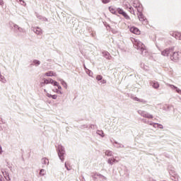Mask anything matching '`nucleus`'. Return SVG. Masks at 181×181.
<instances>
[{
  "label": "nucleus",
  "mask_w": 181,
  "mask_h": 181,
  "mask_svg": "<svg viewBox=\"0 0 181 181\" xmlns=\"http://www.w3.org/2000/svg\"><path fill=\"white\" fill-rule=\"evenodd\" d=\"M175 37H176V39H179L180 40H181V33H177L175 34Z\"/></svg>",
  "instance_id": "c85d7f7f"
},
{
  "label": "nucleus",
  "mask_w": 181,
  "mask_h": 181,
  "mask_svg": "<svg viewBox=\"0 0 181 181\" xmlns=\"http://www.w3.org/2000/svg\"><path fill=\"white\" fill-rule=\"evenodd\" d=\"M100 83H101V84H105V83H107V81H105V80H102L101 81H100Z\"/></svg>",
  "instance_id": "58836bf2"
},
{
  "label": "nucleus",
  "mask_w": 181,
  "mask_h": 181,
  "mask_svg": "<svg viewBox=\"0 0 181 181\" xmlns=\"http://www.w3.org/2000/svg\"><path fill=\"white\" fill-rule=\"evenodd\" d=\"M150 125H153L154 128H156V125H157V127H159L160 129H163V126L162 124H159L158 123L150 124Z\"/></svg>",
  "instance_id": "a211bd4d"
},
{
  "label": "nucleus",
  "mask_w": 181,
  "mask_h": 181,
  "mask_svg": "<svg viewBox=\"0 0 181 181\" xmlns=\"http://www.w3.org/2000/svg\"><path fill=\"white\" fill-rule=\"evenodd\" d=\"M0 181H4V177L2 175H0Z\"/></svg>",
  "instance_id": "79ce46f5"
},
{
  "label": "nucleus",
  "mask_w": 181,
  "mask_h": 181,
  "mask_svg": "<svg viewBox=\"0 0 181 181\" xmlns=\"http://www.w3.org/2000/svg\"><path fill=\"white\" fill-rule=\"evenodd\" d=\"M45 76H47V77H55L56 76V73L52 71H49L47 73L45 74Z\"/></svg>",
  "instance_id": "4468645a"
},
{
  "label": "nucleus",
  "mask_w": 181,
  "mask_h": 181,
  "mask_svg": "<svg viewBox=\"0 0 181 181\" xmlns=\"http://www.w3.org/2000/svg\"><path fill=\"white\" fill-rule=\"evenodd\" d=\"M58 155L62 162H64V158L63 157V156L64 155V147L63 146H59Z\"/></svg>",
  "instance_id": "20e7f679"
},
{
  "label": "nucleus",
  "mask_w": 181,
  "mask_h": 181,
  "mask_svg": "<svg viewBox=\"0 0 181 181\" xmlns=\"http://www.w3.org/2000/svg\"><path fill=\"white\" fill-rule=\"evenodd\" d=\"M33 30L35 33H36V35H42V29L40 28H34Z\"/></svg>",
  "instance_id": "f8f14e48"
},
{
  "label": "nucleus",
  "mask_w": 181,
  "mask_h": 181,
  "mask_svg": "<svg viewBox=\"0 0 181 181\" xmlns=\"http://www.w3.org/2000/svg\"><path fill=\"white\" fill-rule=\"evenodd\" d=\"M122 15L124 16V18H125V19H127V20L130 19V18L129 17L128 14H127V13L124 12Z\"/></svg>",
  "instance_id": "c756f323"
},
{
  "label": "nucleus",
  "mask_w": 181,
  "mask_h": 181,
  "mask_svg": "<svg viewBox=\"0 0 181 181\" xmlns=\"http://www.w3.org/2000/svg\"><path fill=\"white\" fill-rule=\"evenodd\" d=\"M101 1L103 2V4H109V2L111 1V0H101Z\"/></svg>",
  "instance_id": "473e14b6"
},
{
  "label": "nucleus",
  "mask_w": 181,
  "mask_h": 181,
  "mask_svg": "<svg viewBox=\"0 0 181 181\" xmlns=\"http://www.w3.org/2000/svg\"><path fill=\"white\" fill-rule=\"evenodd\" d=\"M133 100L134 101H139V103H146V101L144 99H139L138 98H134Z\"/></svg>",
  "instance_id": "4be33fe9"
},
{
  "label": "nucleus",
  "mask_w": 181,
  "mask_h": 181,
  "mask_svg": "<svg viewBox=\"0 0 181 181\" xmlns=\"http://www.w3.org/2000/svg\"><path fill=\"white\" fill-rule=\"evenodd\" d=\"M175 90L177 91V93H178V94H180V95H181V90L179 89L177 87L175 88Z\"/></svg>",
  "instance_id": "c9c22d12"
},
{
  "label": "nucleus",
  "mask_w": 181,
  "mask_h": 181,
  "mask_svg": "<svg viewBox=\"0 0 181 181\" xmlns=\"http://www.w3.org/2000/svg\"><path fill=\"white\" fill-rule=\"evenodd\" d=\"M151 85L153 88H159V83L156 81H152Z\"/></svg>",
  "instance_id": "2eb2a0df"
},
{
  "label": "nucleus",
  "mask_w": 181,
  "mask_h": 181,
  "mask_svg": "<svg viewBox=\"0 0 181 181\" xmlns=\"http://www.w3.org/2000/svg\"><path fill=\"white\" fill-rule=\"evenodd\" d=\"M180 57H181V52H175V49L173 48V53L170 56V60H172V62H175V63H177V62L180 60Z\"/></svg>",
  "instance_id": "f03ea898"
},
{
  "label": "nucleus",
  "mask_w": 181,
  "mask_h": 181,
  "mask_svg": "<svg viewBox=\"0 0 181 181\" xmlns=\"http://www.w3.org/2000/svg\"><path fill=\"white\" fill-rule=\"evenodd\" d=\"M134 45L135 48L137 49L138 50H141L142 53L144 52V51H145V53L146 52V49H145V45H144V43H142L139 40L134 39Z\"/></svg>",
  "instance_id": "f257e3e1"
},
{
  "label": "nucleus",
  "mask_w": 181,
  "mask_h": 181,
  "mask_svg": "<svg viewBox=\"0 0 181 181\" xmlns=\"http://www.w3.org/2000/svg\"><path fill=\"white\" fill-rule=\"evenodd\" d=\"M97 134H98V135H100V136H102V137H104V132H103L102 130H98V131L97 132Z\"/></svg>",
  "instance_id": "a878e982"
},
{
  "label": "nucleus",
  "mask_w": 181,
  "mask_h": 181,
  "mask_svg": "<svg viewBox=\"0 0 181 181\" xmlns=\"http://www.w3.org/2000/svg\"><path fill=\"white\" fill-rule=\"evenodd\" d=\"M5 5V2H4V0H0V6H4Z\"/></svg>",
  "instance_id": "f704fd0d"
},
{
  "label": "nucleus",
  "mask_w": 181,
  "mask_h": 181,
  "mask_svg": "<svg viewBox=\"0 0 181 181\" xmlns=\"http://www.w3.org/2000/svg\"><path fill=\"white\" fill-rule=\"evenodd\" d=\"M171 180L173 181H179V175H177V174H173L171 175Z\"/></svg>",
  "instance_id": "dca6fc26"
},
{
  "label": "nucleus",
  "mask_w": 181,
  "mask_h": 181,
  "mask_svg": "<svg viewBox=\"0 0 181 181\" xmlns=\"http://www.w3.org/2000/svg\"><path fill=\"white\" fill-rule=\"evenodd\" d=\"M65 168H66L68 170H70V168H69V167H67V163H65Z\"/></svg>",
  "instance_id": "a19ab883"
},
{
  "label": "nucleus",
  "mask_w": 181,
  "mask_h": 181,
  "mask_svg": "<svg viewBox=\"0 0 181 181\" xmlns=\"http://www.w3.org/2000/svg\"><path fill=\"white\" fill-rule=\"evenodd\" d=\"M59 81H61V84L64 87V88L67 89V83L64 81L63 79H59Z\"/></svg>",
  "instance_id": "6ab92c4d"
},
{
  "label": "nucleus",
  "mask_w": 181,
  "mask_h": 181,
  "mask_svg": "<svg viewBox=\"0 0 181 181\" xmlns=\"http://www.w3.org/2000/svg\"><path fill=\"white\" fill-rule=\"evenodd\" d=\"M115 144H118L117 142H115Z\"/></svg>",
  "instance_id": "49530a36"
},
{
  "label": "nucleus",
  "mask_w": 181,
  "mask_h": 181,
  "mask_svg": "<svg viewBox=\"0 0 181 181\" xmlns=\"http://www.w3.org/2000/svg\"><path fill=\"white\" fill-rule=\"evenodd\" d=\"M14 30H16V32H22V28H19V26H18L17 25H14Z\"/></svg>",
  "instance_id": "412c9836"
},
{
  "label": "nucleus",
  "mask_w": 181,
  "mask_h": 181,
  "mask_svg": "<svg viewBox=\"0 0 181 181\" xmlns=\"http://www.w3.org/2000/svg\"><path fill=\"white\" fill-rule=\"evenodd\" d=\"M2 152H4V151H2V146H0V155H2Z\"/></svg>",
  "instance_id": "ea45409f"
},
{
  "label": "nucleus",
  "mask_w": 181,
  "mask_h": 181,
  "mask_svg": "<svg viewBox=\"0 0 181 181\" xmlns=\"http://www.w3.org/2000/svg\"><path fill=\"white\" fill-rule=\"evenodd\" d=\"M119 162V159H118V157H112V158H110L107 160V163L108 165H115V163H118Z\"/></svg>",
  "instance_id": "423d86ee"
},
{
  "label": "nucleus",
  "mask_w": 181,
  "mask_h": 181,
  "mask_svg": "<svg viewBox=\"0 0 181 181\" xmlns=\"http://www.w3.org/2000/svg\"><path fill=\"white\" fill-rule=\"evenodd\" d=\"M130 32L132 33H134V35H141V30H139V29H138V28L136 27L130 28Z\"/></svg>",
  "instance_id": "1a4fd4ad"
},
{
  "label": "nucleus",
  "mask_w": 181,
  "mask_h": 181,
  "mask_svg": "<svg viewBox=\"0 0 181 181\" xmlns=\"http://www.w3.org/2000/svg\"><path fill=\"white\" fill-rule=\"evenodd\" d=\"M44 84H49V79H44Z\"/></svg>",
  "instance_id": "e433bc0d"
},
{
  "label": "nucleus",
  "mask_w": 181,
  "mask_h": 181,
  "mask_svg": "<svg viewBox=\"0 0 181 181\" xmlns=\"http://www.w3.org/2000/svg\"><path fill=\"white\" fill-rule=\"evenodd\" d=\"M137 11L139 13L137 14L138 18L140 21V22H143V23H146V18L144 16V14H142L141 12H139V8H137Z\"/></svg>",
  "instance_id": "0eeeda50"
},
{
  "label": "nucleus",
  "mask_w": 181,
  "mask_h": 181,
  "mask_svg": "<svg viewBox=\"0 0 181 181\" xmlns=\"http://www.w3.org/2000/svg\"><path fill=\"white\" fill-rule=\"evenodd\" d=\"M173 53V48H167L161 52L162 56L170 57V55Z\"/></svg>",
  "instance_id": "39448f33"
},
{
  "label": "nucleus",
  "mask_w": 181,
  "mask_h": 181,
  "mask_svg": "<svg viewBox=\"0 0 181 181\" xmlns=\"http://www.w3.org/2000/svg\"><path fill=\"white\" fill-rule=\"evenodd\" d=\"M103 56L105 59H107L108 60L111 59V55L110 54V52L105 51L103 52Z\"/></svg>",
  "instance_id": "ddd939ff"
},
{
  "label": "nucleus",
  "mask_w": 181,
  "mask_h": 181,
  "mask_svg": "<svg viewBox=\"0 0 181 181\" xmlns=\"http://www.w3.org/2000/svg\"><path fill=\"white\" fill-rule=\"evenodd\" d=\"M33 63H34V64H35V66H39V64H40V61L34 60Z\"/></svg>",
  "instance_id": "2f4dec72"
},
{
  "label": "nucleus",
  "mask_w": 181,
  "mask_h": 181,
  "mask_svg": "<svg viewBox=\"0 0 181 181\" xmlns=\"http://www.w3.org/2000/svg\"><path fill=\"white\" fill-rule=\"evenodd\" d=\"M20 2H23V3H25V1L23 0H19Z\"/></svg>",
  "instance_id": "c03bdc74"
},
{
  "label": "nucleus",
  "mask_w": 181,
  "mask_h": 181,
  "mask_svg": "<svg viewBox=\"0 0 181 181\" xmlns=\"http://www.w3.org/2000/svg\"><path fill=\"white\" fill-rule=\"evenodd\" d=\"M105 154L106 156H112V151H110V150H107L105 152Z\"/></svg>",
  "instance_id": "aec40b11"
},
{
  "label": "nucleus",
  "mask_w": 181,
  "mask_h": 181,
  "mask_svg": "<svg viewBox=\"0 0 181 181\" xmlns=\"http://www.w3.org/2000/svg\"><path fill=\"white\" fill-rule=\"evenodd\" d=\"M0 81H1V83H6V79H5L4 76L0 75Z\"/></svg>",
  "instance_id": "393cba45"
},
{
  "label": "nucleus",
  "mask_w": 181,
  "mask_h": 181,
  "mask_svg": "<svg viewBox=\"0 0 181 181\" xmlns=\"http://www.w3.org/2000/svg\"><path fill=\"white\" fill-rule=\"evenodd\" d=\"M44 93H45L47 97H48L49 98H52L53 100H56L57 98V95H52L47 93V90L46 89L44 90Z\"/></svg>",
  "instance_id": "9d476101"
},
{
  "label": "nucleus",
  "mask_w": 181,
  "mask_h": 181,
  "mask_svg": "<svg viewBox=\"0 0 181 181\" xmlns=\"http://www.w3.org/2000/svg\"><path fill=\"white\" fill-rule=\"evenodd\" d=\"M109 11L111 12V13H115L117 11H115V8L112 6L109 7Z\"/></svg>",
  "instance_id": "5701e85b"
},
{
  "label": "nucleus",
  "mask_w": 181,
  "mask_h": 181,
  "mask_svg": "<svg viewBox=\"0 0 181 181\" xmlns=\"http://www.w3.org/2000/svg\"><path fill=\"white\" fill-rule=\"evenodd\" d=\"M138 112L139 115L144 117V118H148V119H152V118H153V115L149 114L148 112H145L144 110H139Z\"/></svg>",
  "instance_id": "7ed1b4c3"
},
{
  "label": "nucleus",
  "mask_w": 181,
  "mask_h": 181,
  "mask_svg": "<svg viewBox=\"0 0 181 181\" xmlns=\"http://www.w3.org/2000/svg\"><path fill=\"white\" fill-rule=\"evenodd\" d=\"M48 83L49 84H53L54 86V83H57V81L50 78V79H48Z\"/></svg>",
  "instance_id": "bb28decb"
},
{
  "label": "nucleus",
  "mask_w": 181,
  "mask_h": 181,
  "mask_svg": "<svg viewBox=\"0 0 181 181\" xmlns=\"http://www.w3.org/2000/svg\"><path fill=\"white\" fill-rule=\"evenodd\" d=\"M42 165H49V159L44 158L41 160Z\"/></svg>",
  "instance_id": "f3484780"
},
{
  "label": "nucleus",
  "mask_w": 181,
  "mask_h": 181,
  "mask_svg": "<svg viewBox=\"0 0 181 181\" xmlns=\"http://www.w3.org/2000/svg\"><path fill=\"white\" fill-rule=\"evenodd\" d=\"M96 80H98V81H101V80H103V76L101 75L97 76Z\"/></svg>",
  "instance_id": "7c9ffc66"
},
{
  "label": "nucleus",
  "mask_w": 181,
  "mask_h": 181,
  "mask_svg": "<svg viewBox=\"0 0 181 181\" xmlns=\"http://www.w3.org/2000/svg\"><path fill=\"white\" fill-rule=\"evenodd\" d=\"M54 86L57 87L58 89H53L52 91H54V93H57V94H62V86L59 84L58 82H54Z\"/></svg>",
  "instance_id": "6e6552de"
},
{
  "label": "nucleus",
  "mask_w": 181,
  "mask_h": 181,
  "mask_svg": "<svg viewBox=\"0 0 181 181\" xmlns=\"http://www.w3.org/2000/svg\"><path fill=\"white\" fill-rule=\"evenodd\" d=\"M117 12L120 15H123L125 13V11H124V10H122V8H117Z\"/></svg>",
  "instance_id": "cd10ccee"
},
{
  "label": "nucleus",
  "mask_w": 181,
  "mask_h": 181,
  "mask_svg": "<svg viewBox=\"0 0 181 181\" xmlns=\"http://www.w3.org/2000/svg\"><path fill=\"white\" fill-rule=\"evenodd\" d=\"M129 9H132V7H129Z\"/></svg>",
  "instance_id": "a18cd8bd"
},
{
  "label": "nucleus",
  "mask_w": 181,
  "mask_h": 181,
  "mask_svg": "<svg viewBox=\"0 0 181 181\" xmlns=\"http://www.w3.org/2000/svg\"><path fill=\"white\" fill-rule=\"evenodd\" d=\"M123 5L127 6V8H128V3L127 1H124Z\"/></svg>",
  "instance_id": "4c0bfd02"
},
{
  "label": "nucleus",
  "mask_w": 181,
  "mask_h": 181,
  "mask_svg": "<svg viewBox=\"0 0 181 181\" xmlns=\"http://www.w3.org/2000/svg\"><path fill=\"white\" fill-rule=\"evenodd\" d=\"M40 176H45L46 175V170L42 169L40 171Z\"/></svg>",
  "instance_id": "b1692460"
},
{
  "label": "nucleus",
  "mask_w": 181,
  "mask_h": 181,
  "mask_svg": "<svg viewBox=\"0 0 181 181\" xmlns=\"http://www.w3.org/2000/svg\"><path fill=\"white\" fill-rule=\"evenodd\" d=\"M1 173L3 176H4L6 180L11 181V177L9 176V174L8 173H6V171H1Z\"/></svg>",
  "instance_id": "9b49d317"
},
{
  "label": "nucleus",
  "mask_w": 181,
  "mask_h": 181,
  "mask_svg": "<svg viewBox=\"0 0 181 181\" xmlns=\"http://www.w3.org/2000/svg\"><path fill=\"white\" fill-rule=\"evenodd\" d=\"M168 86L170 87V88H174L175 90H176L177 87L175 86L174 85H171V84H168Z\"/></svg>",
  "instance_id": "72a5a7b5"
},
{
  "label": "nucleus",
  "mask_w": 181,
  "mask_h": 181,
  "mask_svg": "<svg viewBox=\"0 0 181 181\" xmlns=\"http://www.w3.org/2000/svg\"><path fill=\"white\" fill-rule=\"evenodd\" d=\"M100 177H103V179H106L105 177H104L103 175H100Z\"/></svg>",
  "instance_id": "37998d69"
}]
</instances>
